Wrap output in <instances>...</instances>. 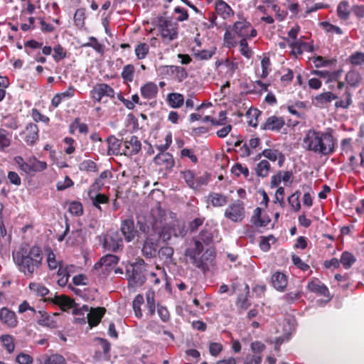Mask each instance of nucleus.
I'll list each match as a JSON object with an SVG mask.
<instances>
[{"mask_svg": "<svg viewBox=\"0 0 364 364\" xmlns=\"http://www.w3.org/2000/svg\"><path fill=\"white\" fill-rule=\"evenodd\" d=\"M107 142L108 144L107 154L118 155L123 153V139L119 140L114 136L111 135L107 137Z\"/></svg>", "mask_w": 364, "mask_h": 364, "instance_id": "412c9836", "label": "nucleus"}, {"mask_svg": "<svg viewBox=\"0 0 364 364\" xmlns=\"http://www.w3.org/2000/svg\"><path fill=\"white\" fill-rule=\"evenodd\" d=\"M12 259L18 270L26 278L32 279L43 266V251L38 245L25 244L13 251Z\"/></svg>", "mask_w": 364, "mask_h": 364, "instance_id": "f257e3e1", "label": "nucleus"}, {"mask_svg": "<svg viewBox=\"0 0 364 364\" xmlns=\"http://www.w3.org/2000/svg\"><path fill=\"white\" fill-rule=\"evenodd\" d=\"M141 149V143L138 137L134 135L127 136L123 138V154L127 156H132L137 154Z\"/></svg>", "mask_w": 364, "mask_h": 364, "instance_id": "9d476101", "label": "nucleus"}, {"mask_svg": "<svg viewBox=\"0 0 364 364\" xmlns=\"http://www.w3.org/2000/svg\"><path fill=\"white\" fill-rule=\"evenodd\" d=\"M154 163L163 166L166 170H171L175 164L173 155L170 153H159L154 158Z\"/></svg>", "mask_w": 364, "mask_h": 364, "instance_id": "4be33fe9", "label": "nucleus"}, {"mask_svg": "<svg viewBox=\"0 0 364 364\" xmlns=\"http://www.w3.org/2000/svg\"><path fill=\"white\" fill-rule=\"evenodd\" d=\"M352 103V93L349 87H346L344 93L341 96V98L340 100L338 99V100L336 101L334 105L337 109H348Z\"/></svg>", "mask_w": 364, "mask_h": 364, "instance_id": "7c9ffc66", "label": "nucleus"}, {"mask_svg": "<svg viewBox=\"0 0 364 364\" xmlns=\"http://www.w3.org/2000/svg\"><path fill=\"white\" fill-rule=\"evenodd\" d=\"M101 190L88 188L87 191V197L92 205L100 212L102 210L101 205H105L109 202V197L105 193H101L100 192Z\"/></svg>", "mask_w": 364, "mask_h": 364, "instance_id": "f8f14e48", "label": "nucleus"}, {"mask_svg": "<svg viewBox=\"0 0 364 364\" xmlns=\"http://www.w3.org/2000/svg\"><path fill=\"white\" fill-rule=\"evenodd\" d=\"M114 89L107 83H97L90 90V95L95 102H100L104 97L114 98Z\"/></svg>", "mask_w": 364, "mask_h": 364, "instance_id": "6e6552de", "label": "nucleus"}, {"mask_svg": "<svg viewBox=\"0 0 364 364\" xmlns=\"http://www.w3.org/2000/svg\"><path fill=\"white\" fill-rule=\"evenodd\" d=\"M183 175V178L184 179L186 184L191 188L195 189L196 184V176L193 171L186 170L181 172Z\"/></svg>", "mask_w": 364, "mask_h": 364, "instance_id": "bf43d9fd", "label": "nucleus"}, {"mask_svg": "<svg viewBox=\"0 0 364 364\" xmlns=\"http://www.w3.org/2000/svg\"><path fill=\"white\" fill-rule=\"evenodd\" d=\"M106 312L105 307L91 308L86 318L90 327L97 326Z\"/></svg>", "mask_w": 364, "mask_h": 364, "instance_id": "aec40b11", "label": "nucleus"}, {"mask_svg": "<svg viewBox=\"0 0 364 364\" xmlns=\"http://www.w3.org/2000/svg\"><path fill=\"white\" fill-rule=\"evenodd\" d=\"M215 9L216 13L224 19L234 14L232 9L223 0H217L215 2Z\"/></svg>", "mask_w": 364, "mask_h": 364, "instance_id": "bb28decb", "label": "nucleus"}, {"mask_svg": "<svg viewBox=\"0 0 364 364\" xmlns=\"http://www.w3.org/2000/svg\"><path fill=\"white\" fill-rule=\"evenodd\" d=\"M69 212L74 215L80 216L83 214L82 204L79 201H73L69 204Z\"/></svg>", "mask_w": 364, "mask_h": 364, "instance_id": "e2e57ef3", "label": "nucleus"}, {"mask_svg": "<svg viewBox=\"0 0 364 364\" xmlns=\"http://www.w3.org/2000/svg\"><path fill=\"white\" fill-rule=\"evenodd\" d=\"M138 60L144 59L149 53V46L146 43H139L134 49Z\"/></svg>", "mask_w": 364, "mask_h": 364, "instance_id": "8fccbe9b", "label": "nucleus"}, {"mask_svg": "<svg viewBox=\"0 0 364 364\" xmlns=\"http://www.w3.org/2000/svg\"><path fill=\"white\" fill-rule=\"evenodd\" d=\"M303 38L304 37H301L289 43V47L291 48V53L295 57L303 54L304 51L311 53L314 50L313 44L303 41Z\"/></svg>", "mask_w": 364, "mask_h": 364, "instance_id": "f3484780", "label": "nucleus"}, {"mask_svg": "<svg viewBox=\"0 0 364 364\" xmlns=\"http://www.w3.org/2000/svg\"><path fill=\"white\" fill-rule=\"evenodd\" d=\"M0 321L9 328H15L18 325L16 313L6 307L0 309Z\"/></svg>", "mask_w": 364, "mask_h": 364, "instance_id": "a211bd4d", "label": "nucleus"}, {"mask_svg": "<svg viewBox=\"0 0 364 364\" xmlns=\"http://www.w3.org/2000/svg\"><path fill=\"white\" fill-rule=\"evenodd\" d=\"M271 169L270 164L267 160L260 161L255 168V172L257 176L265 178L269 175Z\"/></svg>", "mask_w": 364, "mask_h": 364, "instance_id": "e433bc0d", "label": "nucleus"}, {"mask_svg": "<svg viewBox=\"0 0 364 364\" xmlns=\"http://www.w3.org/2000/svg\"><path fill=\"white\" fill-rule=\"evenodd\" d=\"M167 102L171 108H179L184 103V97L181 93L172 92L167 95Z\"/></svg>", "mask_w": 364, "mask_h": 364, "instance_id": "f704fd0d", "label": "nucleus"}, {"mask_svg": "<svg viewBox=\"0 0 364 364\" xmlns=\"http://www.w3.org/2000/svg\"><path fill=\"white\" fill-rule=\"evenodd\" d=\"M303 295L301 290H297L296 291H290L284 294L281 299L287 305H291L295 301L299 300Z\"/></svg>", "mask_w": 364, "mask_h": 364, "instance_id": "37998d69", "label": "nucleus"}, {"mask_svg": "<svg viewBox=\"0 0 364 364\" xmlns=\"http://www.w3.org/2000/svg\"><path fill=\"white\" fill-rule=\"evenodd\" d=\"M112 176V173L109 170H105L102 171L99 177L95 179V182L92 183L89 188H97V189H102L105 186L104 180L107 179L108 177Z\"/></svg>", "mask_w": 364, "mask_h": 364, "instance_id": "c03bdc74", "label": "nucleus"}, {"mask_svg": "<svg viewBox=\"0 0 364 364\" xmlns=\"http://www.w3.org/2000/svg\"><path fill=\"white\" fill-rule=\"evenodd\" d=\"M145 263L143 259L127 267V276L129 282L135 286H142L146 279Z\"/></svg>", "mask_w": 364, "mask_h": 364, "instance_id": "20e7f679", "label": "nucleus"}, {"mask_svg": "<svg viewBox=\"0 0 364 364\" xmlns=\"http://www.w3.org/2000/svg\"><path fill=\"white\" fill-rule=\"evenodd\" d=\"M349 4L346 0L342 1L339 3L337 7L338 16L341 19L347 20L350 16V11L348 9Z\"/></svg>", "mask_w": 364, "mask_h": 364, "instance_id": "603ef678", "label": "nucleus"}, {"mask_svg": "<svg viewBox=\"0 0 364 364\" xmlns=\"http://www.w3.org/2000/svg\"><path fill=\"white\" fill-rule=\"evenodd\" d=\"M144 303V299L143 295L137 294L132 301V307L134 311L136 317L141 318L143 316L141 306Z\"/></svg>", "mask_w": 364, "mask_h": 364, "instance_id": "09e8293b", "label": "nucleus"}, {"mask_svg": "<svg viewBox=\"0 0 364 364\" xmlns=\"http://www.w3.org/2000/svg\"><path fill=\"white\" fill-rule=\"evenodd\" d=\"M135 68L132 64H128L124 66L121 77L124 82L129 83L133 81L134 77Z\"/></svg>", "mask_w": 364, "mask_h": 364, "instance_id": "ea45409f", "label": "nucleus"}, {"mask_svg": "<svg viewBox=\"0 0 364 364\" xmlns=\"http://www.w3.org/2000/svg\"><path fill=\"white\" fill-rule=\"evenodd\" d=\"M356 262V257L350 252L344 251L341 255L340 262L345 269H349Z\"/></svg>", "mask_w": 364, "mask_h": 364, "instance_id": "c9c22d12", "label": "nucleus"}, {"mask_svg": "<svg viewBox=\"0 0 364 364\" xmlns=\"http://www.w3.org/2000/svg\"><path fill=\"white\" fill-rule=\"evenodd\" d=\"M224 44L228 48H232L236 46L237 42L235 40V33L232 31L226 30L223 37Z\"/></svg>", "mask_w": 364, "mask_h": 364, "instance_id": "69168bd1", "label": "nucleus"}, {"mask_svg": "<svg viewBox=\"0 0 364 364\" xmlns=\"http://www.w3.org/2000/svg\"><path fill=\"white\" fill-rule=\"evenodd\" d=\"M261 112L257 109H249L246 112L247 117L250 118L247 123L250 126L257 127L258 125V117Z\"/></svg>", "mask_w": 364, "mask_h": 364, "instance_id": "3c124183", "label": "nucleus"}, {"mask_svg": "<svg viewBox=\"0 0 364 364\" xmlns=\"http://www.w3.org/2000/svg\"><path fill=\"white\" fill-rule=\"evenodd\" d=\"M79 169L81 171L97 172L98 168L95 162L90 159L84 160L79 164Z\"/></svg>", "mask_w": 364, "mask_h": 364, "instance_id": "5fc2aeb1", "label": "nucleus"}, {"mask_svg": "<svg viewBox=\"0 0 364 364\" xmlns=\"http://www.w3.org/2000/svg\"><path fill=\"white\" fill-rule=\"evenodd\" d=\"M119 260V257L112 254H107L95 263V268L98 269L102 267L103 265L105 267H111L112 265L117 264Z\"/></svg>", "mask_w": 364, "mask_h": 364, "instance_id": "72a5a7b5", "label": "nucleus"}, {"mask_svg": "<svg viewBox=\"0 0 364 364\" xmlns=\"http://www.w3.org/2000/svg\"><path fill=\"white\" fill-rule=\"evenodd\" d=\"M271 62L269 57H264L261 60L262 73L260 77L262 78H266L269 72L271 71Z\"/></svg>", "mask_w": 364, "mask_h": 364, "instance_id": "0e129e2a", "label": "nucleus"}, {"mask_svg": "<svg viewBox=\"0 0 364 364\" xmlns=\"http://www.w3.org/2000/svg\"><path fill=\"white\" fill-rule=\"evenodd\" d=\"M204 250L203 245L199 240H195L193 246L188 247L185 251V255L189 257L192 263L198 268H204L205 262L203 258L198 257Z\"/></svg>", "mask_w": 364, "mask_h": 364, "instance_id": "1a4fd4ad", "label": "nucleus"}, {"mask_svg": "<svg viewBox=\"0 0 364 364\" xmlns=\"http://www.w3.org/2000/svg\"><path fill=\"white\" fill-rule=\"evenodd\" d=\"M53 51L54 54L53 55V58L55 62H59L67 56L66 51L60 45L55 46L53 48Z\"/></svg>", "mask_w": 364, "mask_h": 364, "instance_id": "338daca9", "label": "nucleus"}, {"mask_svg": "<svg viewBox=\"0 0 364 364\" xmlns=\"http://www.w3.org/2000/svg\"><path fill=\"white\" fill-rule=\"evenodd\" d=\"M224 216L234 223H240L245 217L244 202L236 200L228 205L224 212Z\"/></svg>", "mask_w": 364, "mask_h": 364, "instance_id": "423d86ee", "label": "nucleus"}, {"mask_svg": "<svg viewBox=\"0 0 364 364\" xmlns=\"http://www.w3.org/2000/svg\"><path fill=\"white\" fill-rule=\"evenodd\" d=\"M80 47L92 48L97 53L100 54H103L105 51L104 46L94 36H90L88 38V41L82 43Z\"/></svg>", "mask_w": 364, "mask_h": 364, "instance_id": "58836bf2", "label": "nucleus"}, {"mask_svg": "<svg viewBox=\"0 0 364 364\" xmlns=\"http://www.w3.org/2000/svg\"><path fill=\"white\" fill-rule=\"evenodd\" d=\"M320 25L328 33H336L338 35H341L343 33L340 27L334 26L327 21H323Z\"/></svg>", "mask_w": 364, "mask_h": 364, "instance_id": "774afa93", "label": "nucleus"}, {"mask_svg": "<svg viewBox=\"0 0 364 364\" xmlns=\"http://www.w3.org/2000/svg\"><path fill=\"white\" fill-rule=\"evenodd\" d=\"M120 231L127 242L133 241L138 232L134 225V219L132 218H129L122 220Z\"/></svg>", "mask_w": 364, "mask_h": 364, "instance_id": "ddd939ff", "label": "nucleus"}, {"mask_svg": "<svg viewBox=\"0 0 364 364\" xmlns=\"http://www.w3.org/2000/svg\"><path fill=\"white\" fill-rule=\"evenodd\" d=\"M347 62L353 66L364 65V53L361 51L353 53L348 56Z\"/></svg>", "mask_w": 364, "mask_h": 364, "instance_id": "49530a36", "label": "nucleus"}, {"mask_svg": "<svg viewBox=\"0 0 364 364\" xmlns=\"http://www.w3.org/2000/svg\"><path fill=\"white\" fill-rule=\"evenodd\" d=\"M272 284L274 289L279 291H284L287 286V276L280 272H274L272 276Z\"/></svg>", "mask_w": 364, "mask_h": 364, "instance_id": "393cba45", "label": "nucleus"}, {"mask_svg": "<svg viewBox=\"0 0 364 364\" xmlns=\"http://www.w3.org/2000/svg\"><path fill=\"white\" fill-rule=\"evenodd\" d=\"M218 117L220 120H216L212 117L207 115L203 118V122H210L213 126H223L225 125L227 121V112L226 111H220L219 112Z\"/></svg>", "mask_w": 364, "mask_h": 364, "instance_id": "a18cd8bd", "label": "nucleus"}, {"mask_svg": "<svg viewBox=\"0 0 364 364\" xmlns=\"http://www.w3.org/2000/svg\"><path fill=\"white\" fill-rule=\"evenodd\" d=\"M45 254L49 270H55L58 267H60V265L63 264V259H61L60 257H58L50 247L45 248Z\"/></svg>", "mask_w": 364, "mask_h": 364, "instance_id": "6ab92c4d", "label": "nucleus"}, {"mask_svg": "<svg viewBox=\"0 0 364 364\" xmlns=\"http://www.w3.org/2000/svg\"><path fill=\"white\" fill-rule=\"evenodd\" d=\"M262 156L271 161L277 160L279 167H282L285 161L284 155L277 149H265L259 154V156Z\"/></svg>", "mask_w": 364, "mask_h": 364, "instance_id": "5701e85b", "label": "nucleus"}, {"mask_svg": "<svg viewBox=\"0 0 364 364\" xmlns=\"http://www.w3.org/2000/svg\"><path fill=\"white\" fill-rule=\"evenodd\" d=\"M140 92L144 99L151 100L156 97L158 87L154 82H149L141 87Z\"/></svg>", "mask_w": 364, "mask_h": 364, "instance_id": "cd10ccee", "label": "nucleus"}, {"mask_svg": "<svg viewBox=\"0 0 364 364\" xmlns=\"http://www.w3.org/2000/svg\"><path fill=\"white\" fill-rule=\"evenodd\" d=\"M232 31L241 39H251L257 35V30L252 27L247 19L243 18H240L233 23Z\"/></svg>", "mask_w": 364, "mask_h": 364, "instance_id": "39448f33", "label": "nucleus"}, {"mask_svg": "<svg viewBox=\"0 0 364 364\" xmlns=\"http://www.w3.org/2000/svg\"><path fill=\"white\" fill-rule=\"evenodd\" d=\"M155 292L152 290H149L146 293V308L148 310V314L150 316H152L155 314L156 311V304H155Z\"/></svg>", "mask_w": 364, "mask_h": 364, "instance_id": "4c0bfd02", "label": "nucleus"}, {"mask_svg": "<svg viewBox=\"0 0 364 364\" xmlns=\"http://www.w3.org/2000/svg\"><path fill=\"white\" fill-rule=\"evenodd\" d=\"M208 203L215 208L223 207L227 205L228 198L227 196L219 193L211 192L208 196Z\"/></svg>", "mask_w": 364, "mask_h": 364, "instance_id": "a878e982", "label": "nucleus"}, {"mask_svg": "<svg viewBox=\"0 0 364 364\" xmlns=\"http://www.w3.org/2000/svg\"><path fill=\"white\" fill-rule=\"evenodd\" d=\"M110 343L101 338H95L92 343V348L95 353L94 357L97 359H100L102 355L109 357V353L110 350Z\"/></svg>", "mask_w": 364, "mask_h": 364, "instance_id": "2eb2a0df", "label": "nucleus"}, {"mask_svg": "<svg viewBox=\"0 0 364 364\" xmlns=\"http://www.w3.org/2000/svg\"><path fill=\"white\" fill-rule=\"evenodd\" d=\"M231 172L235 176L239 177L240 175H243L245 178L249 176V169L246 166H243L240 163H236L232 168Z\"/></svg>", "mask_w": 364, "mask_h": 364, "instance_id": "6e6d98bb", "label": "nucleus"}, {"mask_svg": "<svg viewBox=\"0 0 364 364\" xmlns=\"http://www.w3.org/2000/svg\"><path fill=\"white\" fill-rule=\"evenodd\" d=\"M103 246L108 251L114 252L122 251L124 247L122 237L118 232H114L105 238Z\"/></svg>", "mask_w": 364, "mask_h": 364, "instance_id": "4468645a", "label": "nucleus"}, {"mask_svg": "<svg viewBox=\"0 0 364 364\" xmlns=\"http://www.w3.org/2000/svg\"><path fill=\"white\" fill-rule=\"evenodd\" d=\"M156 243L152 239L146 237L144 242L141 252L146 258H152L156 254Z\"/></svg>", "mask_w": 364, "mask_h": 364, "instance_id": "c85d7f7f", "label": "nucleus"}, {"mask_svg": "<svg viewBox=\"0 0 364 364\" xmlns=\"http://www.w3.org/2000/svg\"><path fill=\"white\" fill-rule=\"evenodd\" d=\"M361 76L357 71L350 70L345 77L347 83L353 87H357L361 81Z\"/></svg>", "mask_w": 364, "mask_h": 364, "instance_id": "a19ab883", "label": "nucleus"}, {"mask_svg": "<svg viewBox=\"0 0 364 364\" xmlns=\"http://www.w3.org/2000/svg\"><path fill=\"white\" fill-rule=\"evenodd\" d=\"M173 252L174 251L173 247L169 246H163L159 250L158 254L161 259L168 262L172 260Z\"/></svg>", "mask_w": 364, "mask_h": 364, "instance_id": "864d4df0", "label": "nucleus"}, {"mask_svg": "<svg viewBox=\"0 0 364 364\" xmlns=\"http://www.w3.org/2000/svg\"><path fill=\"white\" fill-rule=\"evenodd\" d=\"M29 289L36 292L38 296H45L49 293V290L47 287L41 284L31 282L28 286Z\"/></svg>", "mask_w": 364, "mask_h": 364, "instance_id": "4d7b16f0", "label": "nucleus"}, {"mask_svg": "<svg viewBox=\"0 0 364 364\" xmlns=\"http://www.w3.org/2000/svg\"><path fill=\"white\" fill-rule=\"evenodd\" d=\"M303 146L307 151L328 156L334 152V139L331 134L311 129L303 139Z\"/></svg>", "mask_w": 364, "mask_h": 364, "instance_id": "f03ea898", "label": "nucleus"}, {"mask_svg": "<svg viewBox=\"0 0 364 364\" xmlns=\"http://www.w3.org/2000/svg\"><path fill=\"white\" fill-rule=\"evenodd\" d=\"M19 169L25 173L34 176L38 172L46 170L48 167L46 162L38 160L36 158H29L25 161L21 156L15 158Z\"/></svg>", "mask_w": 364, "mask_h": 364, "instance_id": "7ed1b4c3", "label": "nucleus"}, {"mask_svg": "<svg viewBox=\"0 0 364 364\" xmlns=\"http://www.w3.org/2000/svg\"><path fill=\"white\" fill-rule=\"evenodd\" d=\"M247 39L248 38L240 39L239 42L240 52L243 56L250 59L252 56V51L248 47Z\"/></svg>", "mask_w": 364, "mask_h": 364, "instance_id": "052dcab7", "label": "nucleus"}, {"mask_svg": "<svg viewBox=\"0 0 364 364\" xmlns=\"http://www.w3.org/2000/svg\"><path fill=\"white\" fill-rule=\"evenodd\" d=\"M215 53V48L213 50H198L193 53V56L200 60H206L210 59Z\"/></svg>", "mask_w": 364, "mask_h": 364, "instance_id": "680f3d73", "label": "nucleus"}, {"mask_svg": "<svg viewBox=\"0 0 364 364\" xmlns=\"http://www.w3.org/2000/svg\"><path fill=\"white\" fill-rule=\"evenodd\" d=\"M20 135L28 146H33L39 139V129L36 124L31 122L26 124Z\"/></svg>", "mask_w": 364, "mask_h": 364, "instance_id": "9b49d317", "label": "nucleus"}, {"mask_svg": "<svg viewBox=\"0 0 364 364\" xmlns=\"http://www.w3.org/2000/svg\"><path fill=\"white\" fill-rule=\"evenodd\" d=\"M338 99V96L332 93L331 92H325L315 97L316 102L320 105H323L324 104L331 102V101Z\"/></svg>", "mask_w": 364, "mask_h": 364, "instance_id": "79ce46f5", "label": "nucleus"}, {"mask_svg": "<svg viewBox=\"0 0 364 364\" xmlns=\"http://www.w3.org/2000/svg\"><path fill=\"white\" fill-rule=\"evenodd\" d=\"M52 301L59 306L63 311H66L73 307L74 301L69 296L65 295L55 296Z\"/></svg>", "mask_w": 364, "mask_h": 364, "instance_id": "2f4dec72", "label": "nucleus"}, {"mask_svg": "<svg viewBox=\"0 0 364 364\" xmlns=\"http://www.w3.org/2000/svg\"><path fill=\"white\" fill-rule=\"evenodd\" d=\"M307 289L310 291L320 296H328L329 294V291L327 287L317 279L310 281L308 283Z\"/></svg>", "mask_w": 364, "mask_h": 364, "instance_id": "b1692460", "label": "nucleus"}, {"mask_svg": "<svg viewBox=\"0 0 364 364\" xmlns=\"http://www.w3.org/2000/svg\"><path fill=\"white\" fill-rule=\"evenodd\" d=\"M40 364H65L63 356L59 354L43 355L39 358Z\"/></svg>", "mask_w": 364, "mask_h": 364, "instance_id": "473e14b6", "label": "nucleus"}, {"mask_svg": "<svg viewBox=\"0 0 364 364\" xmlns=\"http://www.w3.org/2000/svg\"><path fill=\"white\" fill-rule=\"evenodd\" d=\"M74 23L76 26L81 28L85 25V9L80 8L75 11L74 14Z\"/></svg>", "mask_w": 364, "mask_h": 364, "instance_id": "13d9d810", "label": "nucleus"}, {"mask_svg": "<svg viewBox=\"0 0 364 364\" xmlns=\"http://www.w3.org/2000/svg\"><path fill=\"white\" fill-rule=\"evenodd\" d=\"M159 31L161 38L166 43H169L178 36V24L171 20L160 21Z\"/></svg>", "mask_w": 364, "mask_h": 364, "instance_id": "0eeeda50", "label": "nucleus"}, {"mask_svg": "<svg viewBox=\"0 0 364 364\" xmlns=\"http://www.w3.org/2000/svg\"><path fill=\"white\" fill-rule=\"evenodd\" d=\"M167 73L174 75L175 79L181 82L188 77V72L186 69L181 66L177 65H167L164 68Z\"/></svg>", "mask_w": 364, "mask_h": 364, "instance_id": "c756f323", "label": "nucleus"}, {"mask_svg": "<svg viewBox=\"0 0 364 364\" xmlns=\"http://www.w3.org/2000/svg\"><path fill=\"white\" fill-rule=\"evenodd\" d=\"M0 341L2 343L4 348L9 353L14 352L15 348L14 338L12 336L9 334L2 335L0 337Z\"/></svg>", "mask_w": 364, "mask_h": 364, "instance_id": "de8ad7c7", "label": "nucleus"}, {"mask_svg": "<svg viewBox=\"0 0 364 364\" xmlns=\"http://www.w3.org/2000/svg\"><path fill=\"white\" fill-rule=\"evenodd\" d=\"M285 125V120L283 117L272 115L267 118L261 125L260 129L272 132H280Z\"/></svg>", "mask_w": 364, "mask_h": 364, "instance_id": "dca6fc26", "label": "nucleus"}]
</instances>
